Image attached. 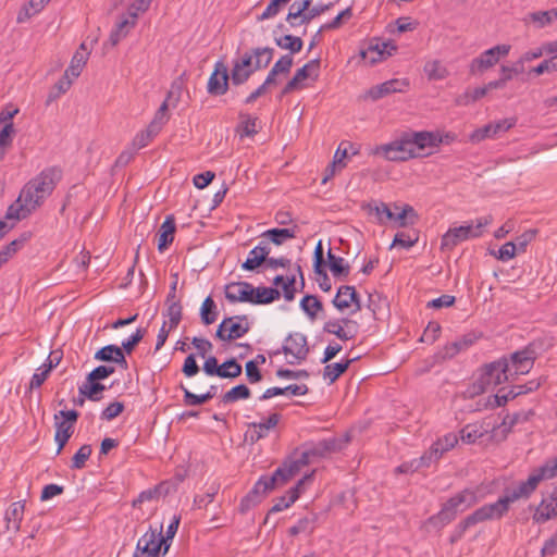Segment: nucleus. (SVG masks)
Masks as SVG:
<instances>
[{
    "mask_svg": "<svg viewBox=\"0 0 557 557\" xmlns=\"http://www.w3.org/2000/svg\"><path fill=\"white\" fill-rule=\"evenodd\" d=\"M60 178L59 169L42 170L24 185L16 201L8 208L5 218L20 221L29 216L52 194Z\"/></svg>",
    "mask_w": 557,
    "mask_h": 557,
    "instance_id": "f257e3e1",
    "label": "nucleus"
},
{
    "mask_svg": "<svg viewBox=\"0 0 557 557\" xmlns=\"http://www.w3.org/2000/svg\"><path fill=\"white\" fill-rule=\"evenodd\" d=\"M476 503V492L474 490L466 488L450 497L436 515L428 519L426 524L432 525L435 529H442L451 522L456 518L457 513L463 512Z\"/></svg>",
    "mask_w": 557,
    "mask_h": 557,
    "instance_id": "f03ea898",
    "label": "nucleus"
},
{
    "mask_svg": "<svg viewBox=\"0 0 557 557\" xmlns=\"http://www.w3.org/2000/svg\"><path fill=\"white\" fill-rule=\"evenodd\" d=\"M521 498H528V496L518 484L517 487L512 490H506L505 494L499 497L497 502L484 505L474 510L468 516V523L475 525L487 520H498L508 512L512 503Z\"/></svg>",
    "mask_w": 557,
    "mask_h": 557,
    "instance_id": "7ed1b4c3",
    "label": "nucleus"
},
{
    "mask_svg": "<svg viewBox=\"0 0 557 557\" xmlns=\"http://www.w3.org/2000/svg\"><path fill=\"white\" fill-rule=\"evenodd\" d=\"M292 479L287 475L284 466L277 468L271 476H261L252 487V490L242 499L239 505L240 512H246L251 507L258 505L268 492L277 485H283Z\"/></svg>",
    "mask_w": 557,
    "mask_h": 557,
    "instance_id": "20e7f679",
    "label": "nucleus"
},
{
    "mask_svg": "<svg viewBox=\"0 0 557 557\" xmlns=\"http://www.w3.org/2000/svg\"><path fill=\"white\" fill-rule=\"evenodd\" d=\"M493 221L492 215L482 216L475 220V223L460 225L449 228L443 236L441 242L442 250H451L461 242L470 238L480 237L483 228L490 225Z\"/></svg>",
    "mask_w": 557,
    "mask_h": 557,
    "instance_id": "39448f33",
    "label": "nucleus"
},
{
    "mask_svg": "<svg viewBox=\"0 0 557 557\" xmlns=\"http://www.w3.org/2000/svg\"><path fill=\"white\" fill-rule=\"evenodd\" d=\"M408 133H405L400 138L393 140L388 144L376 146L373 154H381L388 161H407L417 158L416 152L412 150Z\"/></svg>",
    "mask_w": 557,
    "mask_h": 557,
    "instance_id": "423d86ee",
    "label": "nucleus"
},
{
    "mask_svg": "<svg viewBox=\"0 0 557 557\" xmlns=\"http://www.w3.org/2000/svg\"><path fill=\"white\" fill-rule=\"evenodd\" d=\"M509 51V45H496L483 51L479 57L471 60L469 64V73L471 75L483 74L495 66L499 62L500 58L508 55Z\"/></svg>",
    "mask_w": 557,
    "mask_h": 557,
    "instance_id": "0eeeda50",
    "label": "nucleus"
},
{
    "mask_svg": "<svg viewBox=\"0 0 557 557\" xmlns=\"http://www.w3.org/2000/svg\"><path fill=\"white\" fill-rule=\"evenodd\" d=\"M249 330L247 315L227 317L218 326L215 336L221 341L231 342L243 337Z\"/></svg>",
    "mask_w": 557,
    "mask_h": 557,
    "instance_id": "6e6552de",
    "label": "nucleus"
},
{
    "mask_svg": "<svg viewBox=\"0 0 557 557\" xmlns=\"http://www.w3.org/2000/svg\"><path fill=\"white\" fill-rule=\"evenodd\" d=\"M281 352L292 356L293 359L288 360L289 364L300 363L307 359L309 354L307 337L298 332L289 334L285 338L284 345L280 349L275 350L273 355H278Z\"/></svg>",
    "mask_w": 557,
    "mask_h": 557,
    "instance_id": "1a4fd4ad",
    "label": "nucleus"
},
{
    "mask_svg": "<svg viewBox=\"0 0 557 557\" xmlns=\"http://www.w3.org/2000/svg\"><path fill=\"white\" fill-rule=\"evenodd\" d=\"M78 416L79 414L76 410H61L59 413L54 414V440L58 443V454L63 449L72 436L74 423L77 421Z\"/></svg>",
    "mask_w": 557,
    "mask_h": 557,
    "instance_id": "9d476101",
    "label": "nucleus"
},
{
    "mask_svg": "<svg viewBox=\"0 0 557 557\" xmlns=\"http://www.w3.org/2000/svg\"><path fill=\"white\" fill-rule=\"evenodd\" d=\"M555 476H557V457L546 460L544 465L533 470L529 478L520 482L519 485L529 498L541 481L549 480Z\"/></svg>",
    "mask_w": 557,
    "mask_h": 557,
    "instance_id": "9b49d317",
    "label": "nucleus"
},
{
    "mask_svg": "<svg viewBox=\"0 0 557 557\" xmlns=\"http://www.w3.org/2000/svg\"><path fill=\"white\" fill-rule=\"evenodd\" d=\"M457 443L458 437L455 433H447L443 437H440L432 444L430 449L420 457L416 468L429 467L431 462L437 461L446 451L453 449Z\"/></svg>",
    "mask_w": 557,
    "mask_h": 557,
    "instance_id": "f8f14e48",
    "label": "nucleus"
},
{
    "mask_svg": "<svg viewBox=\"0 0 557 557\" xmlns=\"http://www.w3.org/2000/svg\"><path fill=\"white\" fill-rule=\"evenodd\" d=\"M481 380L483 384L488 386H497L506 381L512 380L509 373L508 358L504 357L486 364Z\"/></svg>",
    "mask_w": 557,
    "mask_h": 557,
    "instance_id": "ddd939ff",
    "label": "nucleus"
},
{
    "mask_svg": "<svg viewBox=\"0 0 557 557\" xmlns=\"http://www.w3.org/2000/svg\"><path fill=\"white\" fill-rule=\"evenodd\" d=\"M535 359L536 354L531 348H524L511 354L508 361L509 373L512 380L519 375L528 374L532 370Z\"/></svg>",
    "mask_w": 557,
    "mask_h": 557,
    "instance_id": "4468645a",
    "label": "nucleus"
},
{
    "mask_svg": "<svg viewBox=\"0 0 557 557\" xmlns=\"http://www.w3.org/2000/svg\"><path fill=\"white\" fill-rule=\"evenodd\" d=\"M515 125H516V119H512V117L492 122L482 127L474 129L469 135V140L473 144H479L486 138H494L498 134L509 131Z\"/></svg>",
    "mask_w": 557,
    "mask_h": 557,
    "instance_id": "2eb2a0df",
    "label": "nucleus"
},
{
    "mask_svg": "<svg viewBox=\"0 0 557 557\" xmlns=\"http://www.w3.org/2000/svg\"><path fill=\"white\" fill-rule=\"evenodd\" d=\"M332 302L341 312L350 309V311L355 313L361 309L360 299L356 288L349 285L341 286Z\"/></svg>",
    "mask_w": 557,
    "mask_h": 557,
    "instance_id": "dca6fc26",
    "label": "nucleus"
},
{
    "mask_svg": "<svg viewBox=\"0 0 557 557\" xmlns=\"http://www.w3.org/2000/svg\"><path fill=\"white\" fill-rule=\"evenodd\" d=\"M228 72L226 65L222 62L215 63V69L210 75L207 89L210 95L222 96L228 89Z\"/></svg>",
    "mask_w": 557,
    "mask_h": 557,
    "instance_id": "f3484780",
    "label": "nucleus"
},
{
    "mask_svg": "<svg viewBox=\"0 0 557 557\" xmlns=\"http://www.w3.org/2000/svg\"><path fill=\"white\" fill-rule=\"evenodd\" d=\"M281 420L280 413H271L267 419L260 422H251L248 425L247 435L251 443H257L258 441L267 437L271 430L276 428Z\"/></svg>",
    "mask_w": 557,
    "mask_h": 557,
    "instance_id": "a211bd4d",
    "label": "nucleus"
},
{
    "mask_svg": "<svg viewBox=\"0 0 557 557\" xmlns=\"http://www.w3.org/2000/svg\"><path fill=\"white\" fill-rule=\"evenodd\" d=\"M136 546H138L139 549H149L150 553H153L159 557L162 546H164L163 554H165L170 544L166 543V539L162 535L161 530L158 532L150 529L138 540Z\"/></svg>",
    "mask_w": 557,
    "mask_h": 557,
    "instance_id": "6ab92c4d",
    "label": "nucleus"
},
{
    "mask_svg": "<svg viewBox=\"0 0 557 557\" xmlns=\"http://www.w3.org/2000/svg\"><path fill=\"white\" fill-rule=\"evenodd\" d=\"M476 337L473 334H467L460 338L446 344L435 355L438 360L453 359L459 352L468 349L475 343Z\"/></svg>",
    "mask_w": 557,
    "mask_h": 557,
    "instance_id": "aec40b11",
    "label": "nucleus"
},
{
    "mask_svg": "<svg viewBox=\"0 0 557 557\" xmlns=\"http://www.w3.org/2000/svg\"><path fill=\"white\" fill-rule=\"evenodd\" d=\"M253 286L248 282H232L225 286V298L232 302L252 301Z\"/></svg>",
    "mask_w": 557,
    "mask_h": 557,
    "instance_id": "412c9836",
    "label": "nucleus"
},
{
    "mask_svg": "<svg viewBox=\"0 0 557 557\" xmlns=\"http://www.w3.org/2000/svg\"><path fill=\"white\" fill-rule=\"evenodd\" d=\"M320 69V60L314 59L298 69L293 78L285 85L282 95H288L299 87V84L309 78L311 74L318 75Z\"/></svg>",
    "mask_w": 557,
    "mask_h": 557,
    "instance_id": "4be33fe9",
    "label": "nucleus"
},
{
    "mask_svg": "<svg viewBox=\"0 0 557 557\" xmlns=\"http://www.w3.org/2000/svg\"><path fill=\"white\" fill-rule=\"evenodd\" d=\"M408 87L409 82L407 79L394 78L372 87L369 90V96L373 100H377L394 92H405Z\"/></svg>",
    "mask_w": 557,
    "mask_h": 557,
    "instance_id": "5701e85b",
    "label": "nucleus"
},
{
    "mask_svg": "<svg viewBox=\"0 0 557 557\" xmlns=\"http://www.w3.org/2000/svg\"><path fill=\"white\" fill-rule=\"evenodd\" d=\"M408 136L411 146H413L412 150L416 152L417 158L424 156L422 151L425 150L426 148H437L436 136L434 132H410L408 133Z\"/></svg>",
    "mask_w": 557,
    "mask_h": 557,
    "instance_id": "b1692460",
    "label": "nucleus"
},
{
    "mask_svg": "<svg viewBox=\"0 0 557 557\" xmlns=\"http://www.w3.org/2000/svg\"><path fill=\"white\" fill-rule=\"evenodd\" d=\"M95 359L106 362H115L117 363L122 369L126 370L128 368L126 358L124 356V352L121 347L116 345H107L102 348H100L95 354Z\"/></svg>",
    "mask_w": 557,
    "mask_h": 557,
    "instance_id": "393cba45",
    "label": "nucleus"
},
{
    "mask_svg": "<svg viewBox=\"0 0 557 557\" xmlns=\"http://www.w3.org/2000/svg\"><path fill=\"white\" fill-rule=\"evenodd\" d=\"M25 505L23 502L12 503L9 508L5 510L4 520H5V529L8 531L12 530L15 533L21 529V522L24 516Z\"/></svg>",
    "mask_w": 557,
    "mask_h": 557,
    "instance_id": "a878e982",
    "label": "nucleus"
},
{
    "mask_svg": "<svg viewBox=\"0 0 557 557\" xmlns=\"http://www.w3.org/2000/svg\"><path fill=\"white\" fill-rule=\"evenodd\" d=\"M557 517V497L552 496L548 499H543L537 506L533 521L536 523H544Z\"/></svg>",
    "mask_w": 557,
    "mask_h": 557,
    "instance_id": "bb28decb",
    "label": "nucleus"
},
{
    "mask_svg": "<svg viewBox=\"0 0 557 557\" xmlns=\"http://www.w3.org/2000/svg\"><path fill=\"white\" fill-rule=\"evenodd\" d=\"M311 476L312 474L305 475L302 479H300L298 483L287 492L286 496H282L277 499V502L271 508L270 512H278L290 507L298 499L300 495V488L305 481Z\"/></svg>",
    "mask_w": 557,
    "mask_h": 557,
    "instance_id": "cd10ccee",
    "label": "nucleus"
},
{
    "mask_svg": "<svg viewBox=\"0 0 557 557\" xmlns=\"http://www.w3.org/2000/svg\"><path fill=\"white\" fill-rule=\"evenodd\" d=\"M176 230L175 219L173 215H168L159 230L158 249L163 251L172 244L174 233Z\"/></svg>",
    "mask_w": 557,
    "mask_h": 557,
    "instance_id": "c85d7f7f",
    "label": "nucleus"
},
{
    "mask_svg": "<svg viewBox=\"0 0 557 557\" xmlns=\"http://www.w3.org/2000/svg\"><path fill=\"white\" fill-rule=\"evenodd\" d=\"M323 332L335 335L341 341H349L356 337L355 327L347 325L344 327L339 320H329L323 325Z\"/></svg>",
    "mask_w": 557,
    "mask_h": 557,
    "instance_id": "c756f323",
    "label": "nucleus"
},
{
    "mask_svg": "<svg viewBox=\"0 0 557 557\" xmlns=\"http://www.w3.org/2000/svg\"><path fill=\"white\" fill-rule=\"evenodd\" d=\"M309 388L306 384H290L286 387H270L264 391L260 396V400H267L274 396L290 394L293 396H304L308 393Z\"/></svg>",
    "mask_w": 557,
    "mask_h": 557,
    "instance_id": "7c9ffc66",
    "label": "nucleus"
},
{
    "mask_svg": "<svg viewBox=\"0 0 557 557\" xmlns=\"http://www.w3.org/2000/svg\"><path fill=\"white\" fill-rule=\"evenodd\" d=\"M337 448L336 438H325L313 444L310 448L306 449L305 453L308 454V458L310 459L311 457H324L337 450Z\"/></svg>",
    "mask_w": 557,
    "mask_h": 557,
    "instance_id": "2f4dec72",
    "label": "nucleus"
},
{
    "mask_svg": "<svg viewBox=\"0 0 557 557\" xmlns=\"http://www.w3.org/2000/svg\"><path fill=\"white\" fill-rule=\"evenodd\" d=\"M281 296L278 289L273 287H253L252 301L253 305H268L278 299Z\"/></svg>",
    "mask_w": 557,
    "mask_h": 557,
    "instance_id": "473e14b6",
    "label": "nucleus"
},
{
    "mask_svg": "<svg viewBox=\"0 0 557 557\" xmlns=\"http://www.w3.org/2000/svg\"><path fill=\"white\" fill-rule=\"evenodd\" d=\"M423 72L429 81H442L449 75L448 69L440 60H430L425 62Z\"/></svg>",
    "mask_w": 557,
    "mask_h": 557,
    "instance_id": "72a5a7b5",
    "label": "nucleus"
},
{
    "mask_svg": "<svg viewBox=\"0 0 557 557\" xmlns=\"http://www.w3.org/2000/svg\"><path fill=\"white\" fill-rule=\"evenodd\" d=\"M160 133L157 123H150L146 129L139 132L133 139L132 146L135 150L147 147L152 139Z\"/></svg>",
    "mask_w": 557,
    "mask_h": 557,
    "instance_id": "f704fd0d",
    "label": "nucleus"
},
{
    "mask_svg": "<svg viewBox=\"0 0 557 557\" xmlns=\"http://www.w3.org/2000/svg\"><path fill=\"white\" fill-rule=\"evenodd\" d=\"M106 389V386L98 381H86L78 387L81 396H84L92 401H99L101 399V393Z\"/></svg>",
    "mask_w": 557,
    "mask_h": 557,
    "instance_id": "c9c22d12",
    "label": "nucleus"
},
{
    "mask_svg": "<svg viewBox=\"0 0 557 557\" xmlns=\"http://www.w3.org/2000/svg\"><path fill=\"white\" fill-rule=\"evenodd\" d=\"M296 228H270L262 233V237H267L276 246L284 244L287 239L296 237Z\"/></svg>",
    "mask_w": 557,
    "mask_h": 557,
    "instance_id": "e433bc0d",
    "label": "nucleus"
},
{
    "mask_svg": "<svg viewBox=\"0 0 557 557\" xmlns=\"http://www.w3.org/2000/svg\"><path fill=\"white\" fill-rule=\"evenodd\" d=\"M226 366L235 367L233 362H223L221 366H219L216 358L211 356L205 361L203 371L208 375H216L219 377H228L230 375H235V371L232 373L226 372Z\"/></svg>",
    "mask_w": 557,
    "mask_h": 557,
    "instance_id": "4c0bfd02",
    "label": "nucleus"
},
{
    "mask_svg": "<svg viewBox=\"0 0 557 557\" xmlns=\"http://www.w3.org/2000/svg\"><path fill=\"white\" fill-rule=\"evenodd\" d=\"M355 359H347L345 361L329 363L323 369V377L330 384L334 383L351 364Z\"/></svg>",
    "mask_w": 557,
    "mask_h": 557,
    "instance_id": "58836bf2",
    "label": "nucleus"
},
{
    "mask_svg": "<svg viewBox=\"0 0 557 557\" xmlns=\"http://www.w3.org/2000/svg\"><path fill=\"white\" fill-rule=\"evenodd\" d=\"M532 416V410L506 414L500 425L503 428V432L508 434L515 425L529 421Z\"/></svg>",
    "mask_w": 557,
    "mask_h": 557,
    "instance_id": "ea45409f",
    "label": "nucleus"
},
{
    "mask_svg": "<svg viewBox=\"0 0 557 557\" xmlns=\"http://www.w3.org/2000/svg\"><path fill=\"white\" fill-rule=\"evenodd\" d=\"M133 27L134 21H129V18L123 17L110 33L109 40L111 45H117L123 38L127 36Z\"/></svg>",
    "mask_w": 557,
    "mask_h": 557,
    "instance_id": "a19ab883",
    "label": "nucleus"
},
{
    "mask_svg": "<svg viewBox=\"0 0 557 557\" xmlns=\"http://www.w3.org/2000/svg\"><path fill=\"white\" fill-rule=\"evenodd\" d=\"M220 487H221V485L216 481H213V482L207 484L205 494L195 496L194 506L199 509L202 507H207V505L210 504L214 499L215 495L220 491Z\"/></svg>",
    "mask_w": 557,
    "mask_h": 557,
    "instance_id": "79ce46f5",
    "label": "nucleus"
},
{
    "mask_svg": "<svg viewBox=\"0 0 557 557\" xmlns=\"http://www.w3.org/2000/svg\"><path fill=\"white\" fill-rule=\"evenodd\" d=\"M317 517L314 515L306 516L297 521L295 525L289 528V534L295 536L301 533L311 534L315 529Z\"/></svg>",
    "mask_w": 557,
    "mask_h": 557,
    "instance_id": "37998d69",
    "label": "nucleus"
},
{
    "mask_svg": "<svg viewBox=\"0 0 557 557\" xmlns=\"http://www.w3.org/2000/svg\"><path fill=\"white\" fill-rule=\"evenodd\" d=\"M300 308L311 319H315L319 311L323 309L322 302L313 295H306L300 301Z\"/></svg>",
    "mask_w": 557,
    "mask_h": 557,
    "instance_id": "c03bdc74",
    "label": "nucleus"
},
{
    "mask_svg": "<svg viewBox=\"0 0 557 557\" xmlns=\"http://www.w3.org/2000/svg\"><path fill=\"white\" fill-rule=\"evenodd\" d=\"M54 369V364L51 363H42L36 372L33 374L28 389L33 391L39 388L45 381L48 379L50 372Z\"/></svg>",
    "mask_w": 557,
    "mask_h": 557,
    "instance_id": "a18cd8bd",
    "label": "nucleus"
},
{
    "mask_svg": "<svg viewBox=\"0 0 557 557\" xmlns=\"http://www.w3.org/2000/svg\"><path fill=\"white\" fill-rule=\"evenodd\" d=\"M393 220L398 223V226L406 227L413 225L418 220V215L411 206L405 205L398 213H395Z\"/></svg>",
    "mask_w": 557,
    "mask_h": 557,
    "instance_id": "49530a36",
    "label": "nucleus"
},
{
    "mask_svg": "<svg viewBox=\"0 0 557 557\" xmlns=\"http://www.w3.org/2000/svg\"><path fill=\"white\" fill-rule=\"evenodd\" d=\"M88 59V53L83 51H76L73 55L69 67L66 69L67 74L72 78H76L81 75Z\"/></svg>",
    "mask_w": 557,
    "mask_h": 557,
    "instance_id": "de8ad7c7",
    "label": "nucleus"
},
{
    "mask_svg": "<svg viewBox=\"0 0 557 557\" xmlns=\"http://www.w3.org/2000/svg\"><path fill=\"white\" fill-rule=\"evenodd\" d=\"M250 397V389L244 385L239 384L231 388L222 396V403L232 404L240 399H247Z\"/></svg>",
    "mask_w": 557,
    "mask_h": 557,
    "instance_id": "09e8293b",
    "label": "nucleus"
},
{
    "mask_svg": "<svg viewBox=\"0 0 557 557\" xmlns=\"http://www.w3.org/2000/svg\"><path fill=\"white\" fill-rule=\"evenodd\" d=\"M275 44L285 50H289L290 53H297L302 49V40L300 37L293 35H285L280 38H275Z\"/></svg>",
    "mask_w": 557,
    "mask_h": 557,
    "instance_id": "8fccbe9b",
    "label": "nucleus"
},
{
    "mask_svg": "<svg viewBox=\"0 0 557 557\" xmlns=\"http://www.w3.org/2000/svg\"><path fill=\"white\" fill-rule=\"evenodd\" d=\"M351 16H352V8L348 7L345 10H343L342 12H339L332 21L323 24L320 27V29L318 30V34L315 36H318L319 34H321L324 30L339 28L342 26V24L344 22H347L348 20H350Z\"/></svg>",
    "mask_w": 557,
    "mask_h": 557,
    "instance_id": "3c124183",
    "label": "nucleus"
},
{
    "mask_svg": "<svg viewBox=\"0 0 557 557\" xmlns=\"http://www.w3.org/2000/svg\"><path fill=\"white\" fill-rule=\"evenodd\" d=\"M273 48L264 47V48H255L253 57H255V69L256 71L267 67L273 58Z\"/></svg>",
    "mask_w": 557,
    "mask_h": 557,
    "instance_id": "603ef678",
    "label": "nucleus"
},
{
    "mask_svg": "<svg viewBox=\"0 0 557 557\" xmlns=\"http://www.w3.org/2000/svg\"><path fill=\"white\" fill-rule=\"evenodd\" d=\"M168 308L164 315L169 319L168 325H170V330H174L177 327L182 320V305L180 301L166 302Z\"/></svg>",
    "mask_w": 557,
    "mask_h": 557,
    "instance_id": "864d4df0",
    "label": "nucleus"
},
{
    "mask_svg": "<svg viewBox=\"0 0 557 557\" xmlns=\"http://www.w3.org/2000/svg\"><path fill=\"white\" fill-rule=\"evenodd\" d=\"M330 269L334 276H347L349 274V265L344 258L337 257L329 250L327 252Z\"/></svg>",
    "mask_w": 557,
    "mask_h": 557,
    "instance_id": "5fc2aeb1",
    "label": "nucleus"
},
{
    "mask_svg": "<svg viewBox=\"0 0 557 557\" xmlns=\"http://www.w3.org/2000/svg\"><path fill=\"white\" fill-rule=\"evenodd\" d=\"M215 308H216L215 302L213 301V299L210 296H208L203 300L201 309H200V317H201L202 322L206 325L212 324L216 320Z\"/></svg>",
    "mask_w": 557,
    "mask_h": 557,
    "instance_id": "6e6d98bb",
    "label": "nucleus"
},
{
    "mask_svg": "<svg viewBox=\"0 0 557 557\" xmlns=\"http://www.w3.org/2000/svg\"><path fill=\"white\" fill-rule=\"evenodd\" d=\"M418 239H419V237L416 233H413V235H410L409 233H406V232H399L395 235L394 240L391 245V248L401 247L405 249H409L416 245Z\"/></svg>",
    "mask_w": 557,
    "mask_h": 557,
    "instance_id": "4d7b16f0",
    "label": "nucleus"
},
{
    "mask_svg": "<svg viewBox=\"0 0 557 557\" xmlns=\"http://www.w3.org/2000/svg\"><path fill=\"white\" fill-rule=\"evenodd\" d=\"M91 451L92 448L90 445H83L73 456L71 468L83 469L86 465V461L89 459Z\"/></svg>",
    "mask_w": 557,
    "mask_h": 557,
    "instance_id": "13d9d810",
    "label": "nucleus"
},
{
    "mask_svg": "<svg viewBox=\"0 0 557 557\" xmlns=\"http://www.w3.org/2000/svg\"><path fill=\"white\" fill-rule=\"evenodd\" d=\"M253 73L255 72L252 70L245 69L238 64H233L231 81L234 85H242L247 82Z\"/></svg>",
    "mask_w": 557,
    "mask_h": 557,
    "instance_id": "bf43d9fd",
    "label": "nucleus"
},
{
    "mask_svg": "<svg viewBox=\"0 0 557 557\" xmlns=\"http://www.w3.org/2000/svg\"><path fill=\"white\" fill-rule=\"evenodd\" d=\"M524 73V63L519 58L512 65H502L500 74L508 82L511 81L515 76Z\"/></svg>",
    "mask_w": 557,
    "mask_h": 557,
    "instance_id": "052dcab7",
    "label": "nucleus"
},
{
    "mask_svg": "<svg viewBox=\"0 0 557 557\" xmlns=\"http://www.w3.org/2000/svg\"><path fill=\"white\" fill-rule=\"evenodd\" d=\"M308 463V454L304 451L299 459L284 462L283 466L286 469L287 475H292L293 478L300 471L302 467L307 466Z\"/></svg>",
    "mask_w": 557,
    "mask_h": 557,
    "instance_id": "680f3d73",
    "label": "nucleus"
},
{
    "mask_svg": "<svg viewBox=\"0 0 557 557\" xmlns=\"http://www.w3.org/2000/svg\"><path fill=\"white\" fill-rule=\"evenodd\" d=\"M360 55L370 65H373L384 60L382 52L374 44H371L366 50H362L360 52Z\"/></svg>",
    "mask_w": 557,
    "mask_h": 557,
    "instance_id": "e2e57ef3",
    "label": "nucleus"
},
{
    "mask_svg": "<svg viewBox=\"0 0 557 557\" xmlns=\"http://www.w3.org/2000/svg\"><path fill=\"white\" fill-rule=\"evenodd\" d=\"M181 388L184 392V404L186 406H198L211 399V395H196L187 389L184 385H181Z\"/></svg>",
    "mask_w": 557,
    "mask_h": 557,
    "instance_id": "0e129e2a",
    "label": "nucleus"
},
{
    "mask_svg": "<svg viewBox=\"0 0 557 557\" xmlns=\"http://www.w3.org/2000/svg\"><path fill=\"white\" fill-rule=\"evenodd\" d=\"M369 207L370 211L375 213L380 223H384L383 216H385V219L389 221H392L395 218V213L385 202L375 203L373 207L370 205Z\"/></svg>",
    "mask_w": 557,
    "mask_h": 557,
    "instance_id": "69168bd1",
    "label": "nucleus"
},
{
    "mask_svg": "<svg viewBox=\"0 0 557 557\" xmlns=\"http://www.w3.org/2000/svg\"><path fill=\"white\" fill-rule=\"evenodd\" d=\"M557 72V55L544 60L537 66L531 69L530 73L542 75L544 73Z\"/></svg>",
    "mask_w": 557,
    "mask_h": 557,
    "instance_id": "338daca9",
    "label": "nucleus"
},
{
    "mask_svg": "<svg viewBox=\"0 0 557 557\" xmlns=\"http://www.w3.org/2000/svg\"><path fill=\"white\" fill-rule=\"evenodd\" d=\"M124 410V404L121 401H113L108 407H106L100 418L106 421H111L120 416Z\"/></svg>",
    "mask_w": 557,
    "mask_h": 557,
    "instance_id": "774afa93",
    "label": "nucleus"
}]
</instances>
